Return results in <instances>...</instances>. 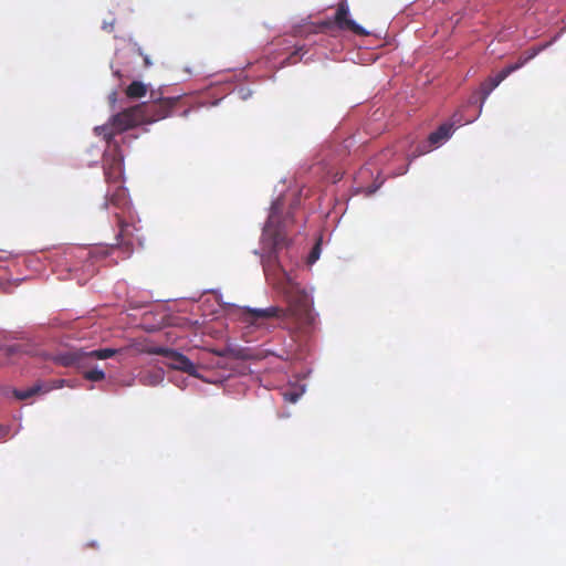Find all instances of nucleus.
Here are the masks:
<instances>
[{"instance_id": "obj_9", "label": "nucleus", "mask_w": 566, "mask_h": 566, "mask_svg": "<svg viewBox=\"0 0 566 566\" xmlns=\"http://www.w3.org/2000/svg\"><path fill=\"white\" fill-rule=\"evenodd\" d=\"M157 354L167 355L170 358L169 366L174 369L187 373L188 375L195 376L197 373V366L185 355L172 350L160 348L156 350Z\"/></svg>"}, {"instance_id": "obj_15", "label": "nucleus", "mask_w": 566, "mask_h": 566, "mask_svg": "<svg viewBox=\"0 0 566 566\" xmlns=\"http://www.w3.org/2000/svg\"><path fill=\"white\" fill-rule=\"evenodd\" d=\"M302 50H303V49L301 48V49H298V50L294 51L290 56H287V59H286V63H287V64H294V63H296V62H297V60H296V55H297V54H298V52H300V51H302Z\"/></svg>"}, {"instance_id": "obj_16", "label": "nucleus", "mask_w": 566, "mask_h": 566, "mask_svg": "<svg viewBox=\"0 0 566 566\" xmlns=\"http://www.w3.org/2000/svg\"><path fill=\"white\" fill-rule=\"evenodd\" d=\"M138 53H139V54L143 56V59H144V65H145L146 67L150 66V65H151V62H150L149 56H148V55H144L140 49H138Z\"/></svg>"}, {"instance_id": "obj_7", "label": "nucleus", "mask_w": 566, "mask_h": 566, "mask_svg": "<svg viewBox=\"0 0 566 566\" xmlns=\"http://www.w3.org/2000/svg\"><path fill=\"white\" fill-rule=\"evenodd\" d=\"M151 101L143 103L145 106L146 123L164 119L171 115L172 108L179 103L180 96L163 97L161 93L153 91Z\"/></svg>"}, {"instance_id": "obj_2", "label": "nucleus", "mask_w": 566, "mask_h": 566, "mask_svg": "<svg viewBox=\"0 0 566 566\" xmlns=\"http://www.w3.org/2000/svg\"><path fill=\"white\" fill-rule=\"evenodd\" d=\"M118 353L114 348H99L94 350H85L83 348H72L59 352L50 357V359L63 367H75L83 369V377L90 381H101L105 378V373L97 367H93L95 359H108Z\"/></svg>"}, {"instance_id": "obj_18", "label": "nucleus", "mask_w": 566, "mask_h": 566, "mask_svg": "<svg viewBox=\"0 0 566 566\" xmlns=\"http://www.w3.org/2000/svg\"><path fill=\"white\" fill-rule=\"evenodd\" d=\"M290 401L292 402H295L296 399H297V395L296 394H292L289 398H287Z\"/></svg>"}, {"instance_id": "obj_8", "label": "nucleus", "mask_w": 566, "mask_h": 566, "mask_svg": "<svg viewBox=\"0 0 566 566\" xmlns=\"http://www.w3.org/2000/svg\"><path fill=\"white\" fill-rule=\"evenodd\" d=\"M319 27L325 30H331L333 27H336L340 31H350L360 36L369 34L363 27L349 18V8L346 2L338 4L333 20H325L319 23Z\"/></svg>"}, {"instance_id": "obj_1", "label": "nucleus", "mask_w": 566, "mask_h": 566, "mask_svg": "<svg viewBox=\"0 0 566 566\" xmlns=\"http://www.w3.org/2000/svg\"><path fill=\"white\" fill-rule=\"evenodd\" d=\"M289 307L270 306L266 308L244 307L241 313L242 322L256 328H270L266 321L277 318L285 321L293 318L300 328H307L314 325L313 302L310 295L300 289H293L286 295Z\"/></svg>"}, {"instance_id": "obj_6", "label": "nucleus", "mask_w": 566, "mask_h": 566, "mask_svg": "<svg viewBox=\"0 0 566 566\" xmlns=\"http://www.w3.org/2000/svg\"><path fill=\"white\" fill-rule=\"evenodd\" d=\"M544 46L539 48H532L527 51H525L517 60V62L513 64L506 65L504 69H502L495 76L488 77L482 84H481V94H482V103L485 102L488 96L491 94V92L500 85L502 81H504L510 74L513 72L520 70L522 66H524L528 61L534 59Z\"/></svg>"}, {"instance_id": "obj_14", "label": "nucleus", "mask_w": 566, "mask_h": 566, "mask_svg": "<svg viewBox=\"0 0 566 566\" xmlns=\"http://www.w3.org/2000/svg\"><path fill=\"white\" fill-rule=\"evenodd\" d=\"M319 253H321V243L317 242L313 247V249H312V251H311V253L308 255V263L312 264V263L316 262L318 260V258H319Z\"/></svg>"}, {"instance_id": "obj_12", "label": "nucleus", "mask_w": 566, "mask_h": 566, "mask_svg": "<svg viewBox=\"0 0 566 566\" xmlns=\"http://www.w3.org/2000/svg\"><path fill=\"white\" fill-rule=\"evenodd\" d=\"M147 93V87L144 83L139 81L132 82L126 88V95L129 98H140L144 97Z\"/></svg>"}, {"instance_id": "obj_10", "label": "nucleus", "mask_w": 566, "mask_h": 566, "mask_svg": "<svg viewBox=\"0 0 566 566\" xmlns=\"http://www.w3.org/2000/svg\"><path fill=\"white\" fill-rule=\"evenodd\" d=\"M453 132V124L444 123L438 127L437 130L432 132L429 137L428 142L432 146H437L441 144L442 142L447 140Z\"/></svg>"}, {"instance_id": "obj_3", "label": "nucleus", "mask_w": 566, "mask_h": 566, "mask_svg": "<svg viewBox=\"0 0 566 566\" xmlns=\"http://www.w3.org/2000/svg\"><path fill=\"white\" fill-rule=\"evenodd\" d=\"M108 205L118 208L120 211L114 212V218L118 228V232L115 235V242L111 244V249H118L123 252L124 258H128L134 252L135 243V231L137 230L133 222L127 221L125 216V209L127 201L123 189H118L109 199H106L104 207Z\"/></svg>"}, {"instance_id": "obj_5", "label": "nucleus", "mask_w": 566, "mask_h": 566, "mask_svg": "<svg viewBox=\"0 0 566 566\" xmlns=\"http://www.w3.org/2000/svg\"><path fill=\"white\" fill-rule=\"evenodd\" d=\"M143 124H146L145 106L138 104L113 115L108 124L96 127L95 130L109 142L116 134Z\"/></svg>"}, {"instance_id": "obj_4", "label": "nucleus", "mask_w": 566, "mask_h": 566, "mask_svg": "<svg viewBox=\"0 0 566 566\" xmlns=\"http://www.w3.org/2000/svg\"><path fill=\"white\" fill-rule=\"evenodd\" d=\"M283 202L276 199L272 202L268 221L262 232L263 249L268 250L270 254H275L279 250L285 248L289 243L286 235V227L292 222V218L287 216L283 221L281 220V211Z\"/></svg>"}, {"instance_id": "obj_17", "label": "nucleus", "mask_w": 566, "mask_h": 566, "mask_svg": "<svg viewBox=\"0 0 566 566\" xmlns=\"http://www.w3.org/2000/svg\"><path fill=\"white\" fill-rule=\"evenodd\" d=\"M103 29L106 30V31H113L114 29V23L111 22V23H104L103 24Z\"/></svg>"}, {"instance_id": "obj_13", "label": "nucleus", "mask_w": 566, "mask_h": 566, "mask_svg": "<svg viewBox=\"0 0 566 566\" xmlns=\"http://www.w3.org/2000/svg\"><path fill=\"white\" fill-rule=\"evenodd\" d=\"M2 350L7 357H11L23 352L22 346L19 344L6 346L2 348Z\"/></svg>"}, {"instance_id": "obj_11", "label": "nucleus", "mask_w": 566, "mask_h": 566, "mask_svg": "<svg viewBox=\"0 0 566 566\" xmlns=\"http://www.w3.org/2000/svg\"><path fill=\"white\" fill-rule=\"evenodd\" d=\"M48 390H49V388L43 390L42 385L40 382H38V384L33 385L32 387L24 389V390L14 389L13 396L19 400H25V399H29V398L40 394L41 391H48Z\"/></svg>"}]
</instances>
